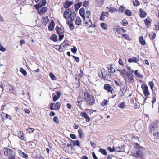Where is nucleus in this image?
<instances>
[{"instance_id": "c85d7f7f", "label": "nucleus", "mask_w": 159, "mask_h": 159, "mask_svg": "<svg viewBox=\"0 0 159 159\" xmlns=\"http://www.w3.org/2000/svg\"><path fill=\"white\" fill-rule=\"evenodd\" d=\"M120 26L118 25L116 26L113 28V30L114 31H116V32H115V34H119L120 33Z\"/></svg>"}, {"instance_id": "bb28decb", "label": "nucleus", "mask_w": 159, "mask_h": 159, "mask_svg": "<svg viewBox=\"0 0 159 159\" xmlns=\"http://www.w3.org/2000/svg\"><path fill=\"white\" fill-rule=\"evenodd\" d=\"M138 61H139V60H137L136 57L129 58L128 59V62L130 63L132 62L137 63Z\"/></svg>"}, {"instance_id": "423d86ee", "label": "nucleus", "mask_w": 159, "mask_h": 159, "mask_svg": "<svg viewBox=\"0 0 159 159\" xmlns=\"http://www.w3.org/2000/svg\"><path fill=\"white\" fill-rule=\"evenodd\" d=\"M79 13L83 19L84 20V21H85V23L88 24V22H87L86 21V17L84 15L85 13V10L84 8H81L79 11Z\"/></svg>"}, {"instance_id": "b1692460", "label": "nucleus", "mask_w": 159, "mask_h": 159, "mask_svg": "<svg viewBox=\"0 0 159 159\" xmlns=\"http://www.w3.org/2000/svg\"><path fill=\"white\" fill-rule=\"evenodd\" d=\"M151 21V19L150 18H147L144 20V22L147 27L150 26Z\"/></svg>"}, {"instance_id": "338daca9", "label": "nucleus", "mask_w": 159, "mask_h": 159, "mask_svg": "<svg viewBox=\"0 0 159 159\" xmlns=\"http://www.w3.org/2000/svg\"><path fill=\"white\" fill-rule=\"evenodd\" d=\"M122 36L124 38L126 39H128L129 38L128 35L126 34H122Z\"/></svg>"}, {"instance_id": "0e129e2a", "label": "nucleus", "mask_w": 159, "mask_h": 159, "mask_svg": "<svg viewBox=\"0 0 159 159\" xmlns=\"http://www.w3.org/2000/svg\"><path fill=\"white\" fill-rule=\"evenodd\" d=\"M107 100H104L103 102L101 103V105L102 106H103L106 104L107 103Z\"/></svg>"}, {"instance_id": "e433bc0d", "label": "nucleus", "mask_w": 159, "mask_h": 159, "mask_svg": "<svg viewBox=\"0 0 159 159\" xmlns=\"http://www.w3.org/2000/svg\"><path fill=\"white\" fill-rule=\"evenodd\" d=\"M117 70L119 71L120 73V75H122L124 77L125 76V75L126 73V70L125 69H123L121 70Z\"/></svg>"}, {"instance_id": "c9c22d12", "label": "nucleus", "mask_w": 159, "mask_h": 159, "mask_svg": "<svg viewBox=\"0 0 159 159\" xmlns=\"http://www.w3.org/2000/svg\"><path fill=\"white\" fill-rule=\"evenodd\" d=\"M118 106L120 108L123 109L125 107V105L124 102H122L118 104Z\"/></svg>"}, {"instance_id": "6e6552de", "label": "nucleus", "mask_w": 159, "mask_h": 159, "mask_svg": "<svg viewBox=\"0 0 159 159\" xmlns=\"http://www.w3.org/2000/svg\"><path fill=\"white\" fill-rule=\"evenodd\" d=\"M80 115L82 117L86 119V122H89L90 121V118L89 117L86 113L82 112L80 113Z\"/></svg>"}, {"instance_id": "a18cd8bd", "label": "nucleus", "mask_w": 159, "mask_h": 159, "mask_svg": "<svg viewBox=\"0 0 159 159\" xmlns=\"http://www.w3.org/2000/svg\"><path fill=\"white\" fill-rule=\"evenodd\" d=\"M99 77L103 78L104 75V71L103 72L101 70H99L98 73Z\"/></svg>"}, {"instance_id": "393cba45", "label": "nucleus", "mask_w": 159, "mask_h": 159, "mask_svg": "<svg viewBox=\"0 0 159 159\" xmlns=\"http://www.w3.org/2000/svg\"><path fill=\"white\" fill-rule=\"evenodd\" d=\"M72 3L73 2H69L68 0H67L64 4V7L65 8H68Z\"/></svg>"}, {"instance_id": "58836bf2", "label": "nucleus", "mask_w": 159, "mask_h": 159, "mask_svg": "<svg viewBox=\"0 0 159 159\" xmlns=\"http://www.w3.org/2000/svg\"><path fill=\"white\" fill-rule=\"evenodd\" d=\"M101 27L104 30H107V25L104 23H102L100 24Z\"/></svg>"}, {"instance_id": "cd10ccee", "label": "nucleus", "mask_w": 159, "mask_h": 159, "mask_svg": "<svg viewBox=\"0 0 159 159\" xmlns=\"http://www.w3.org/2000/svg\"><path fill=\"white\" fill-rule=\"evenodd\" d=\"M140 13V16L141 18H144L146 15V14L141 8L139 9Z\"/></svg>"}, {"instance_id": "a211bd4d", "label": "nucleus", "mask_w": 159, "mask_h": 159, "mask_svg": "<svg viewBox=\"0 0 159 159\" xmlns=\"http://www.w3.org/2000/svg\"><path fill=\"white\" fill-rule=\"evenodd\" d=\"M134 156L137 157V159H140V158L142 159L143 158V156L141 154V152L139 150H137L136 153L134 154Z\"/></svg>"}, {"instance_id": "f257e3e1", "label": "nucleus", "mask_w": 159, "mask_h": 159, "mask_svg": "<svg viewBox=\"0 0 159 159\" xmlns=\"http://www.w3.org/2000/svg\"><path fill=\"white\" fill-rule=\"evenodd\" d=\"M84 98L87 105L92 106L94 104L95 100L94 97L92 95H90L88 92H85Z\"/></svg>"}, {"instance_id": "603ef678", "label": "nucleus", "mask_w": 159, "mask_h": 159, "mask_svg": "<svg viewBox=\"0 0 159 159\" xmlns=\"http://www.w3.org/2000/svg\"><path fill=\"white\" fill-rule=\"evenodd\" d=\"M133 5L134 6H138L139 5V2L137 0H134L133 2Z\"/></svg>"}, {"instance_id": "09e8293b", "label": "nucleus", "mask_w": 159, "mask_h": 159, "mask_svg": "<svg viewBox=\"0 0 159 159\" xmlns=\"http://www.w3.org/2000/svg\"><path fill=\"white\" fill-rule=\"evenodd\" d=\"M20 71L23 74L24 76H25L27 74V72L22 68H20Z\"/></svg>"}, {"instance_id": "4be33fe9", "label": "nucleus", "mask_w": 159, "mask_h": 159, "mask_svg": "<svg viewBox=\"0 0 159 159\" xmlns=\"http://www.w3.org/2000/svg\"><path fill=\"white\" fill-rule=\"evenodd\" d=\"M90 15V11L89 10L87 11L85 14V17H86V21L87 22L86 20H89V21L88 22V23L89 22H90L91 23V20L89 19V16Z\"/></svg>"}, {"instance_id": "7c9ffc66", "label": "nucleus", "mask_w": 159, "mask_h": 159, "mask_svg": "<svg viewBox=\"0 0 159 159\" xmlns=\"http://www.w3.org/2000/svg\"><path fill=\"white\" fill-rule=\"evenodd\" d=\"M139 41L140 43L143 45H145L146 44V42L144 40L143 37L140 36L139 38Z\"/></svg>"}, {"instance_id": "7ed1b4c3", "label": "nucleus", "mask_w": 159, "mask_h": 159, "mask_svg": "<svg viewBox=\"0 0 159 159\" xmlns=\"http://www.w3.org/2000/svg\"><path fill=\"white\" fill-rule=\"evenodd\" d=\"M141 87L145 96L147 97L150 95V92L148 90V87L146 84H143L142 85Z\"/></svg>"}, {"instance_id": "4d7b16f0", "label": "nucleus", "mask_w": 159, "mask_h": 159, "mask_svg": "<svg viewBox=\"0 0 159 159\" xmlns=\"http://www.w3.org/2000/svg\"><path fill=\"white\" fill-rule=\"evenodd\" d=\"M76 17V14L75 12H72L70 14V17L75 18Z\"/></svg>"}, {"instance_id": "dca6fc26", "label": "nucleus", "mask_w": 159, "mask_h": 159, "mask_svg": "<svg viewBox=\"0 0 159 159\" xmlns=\"http://www.w3.org/2000/svg\"><path fill=\"white\" fill-rule=\"evenodd\" d=\"M36 2L39 3V5L44 6L47 3L46 0H36Z\"/></svg>"}, {"instance_id": "f03ea898", "label": "nucleus", "mask_w": 159, "mask_h": 159, "mask_svg": "<svg viewBox=\"0 0 159 159\" xmlns=\"http://www.w3.org/2000/svg\"><path fill=\"white\" fill-rule=\"evenodd\" d=\"M57 33L58 34L59 39L61 41L64 37V31L59 27H56V28Z\"/></svg>"}, {"instance_id": "2f4dec72", "label": "nucleus", "mask_w": 159, "mask_h": 159, "mask_svg": "<svg viewBox=\"0 0 159 159\" xmlns=\"http://www.w3.org/2000/svg\"><path fill=\"white\" fill-rule=\"evenodd\" d=\"M75 23L76 25H81V20L80 18L79 17H77Z\"/></svg>"}, {"instance_id": "72a5a7b5", "label": "nucleus", "mask_w": 159, "mask_h": 159, "mask_svg": "<svg viewBox=\"0 0 159 159\" xmlns=\"http://www.w3.org/2000/svg\"><path fill=\"white\" fill-rule=\"evenodd\" d=\"M50 39L54 42H56L57 40V37L56 34H53L51 37Z\"/></svg>"}, {"instance_id": "9b49d317", "label": "nucleus", "mask_w": 159, "mask_h": 159, "mask_svg": "<svg viewBox=\"0 0 159 159\" xmlns=\"http://www.w3.org/2000/svg\"><path fill=\"white\" fill-rule=\"evenodd\" d=\"M108 13L106 12H102L101 13L100 20H101L104 21L105 19V17H108Z\"/></svg>"}, {"instance_id": "aec40b11", "label": "nucleus", "mask_w": 159, "mask_h": 159, "mask_svg": "<svg viewBox=\"0 0 159 159\" xmlns=\"http://www.w3.org/2000/svg\"><path fill=\"white\" fill-rule=\"evenodd\" d=\"M104 88L105 90H107L108 92H111V89H112V88L108 84H105L104 86Z\"/></svg>"}, {"instance_id": "c756f323", "label": "nucleus", "mask_w": 159, "mask_h": 159, "mask_svg": "<svg viewBox=\"0 0 159 159\" xmlns=\"http://www.w3.org/2000/svg\"><path fill=\"white\" fill-rule=\"evenodd\" d=\"M18 152L19 154L21 156H22L23 157L25 158H27L28 157L27 155L25 153L22 152L20 150H18Z\"/></svg>"}, {"instance_id": "ddd939ff", "label": "nucleus", "mask_w": 159, "mask_h": 159, "mask_svg": "<svg viewBox=\"0 0 159 159\" xmlns=\"http://www.w3.org/2000/svg\"><path fill=\"white\" fill-rule=\"evenodd\" d=\"M143 124V123L142 121H138L135 124V127L137 129H140L142 128Z\"/></svg>"}, {"instance_id": "052dcab7", "label": "nucleus", "mask_w": 159, "mask_h": 159, "mask_svg": "<svg viewBox=\"0 0 159 159\" xmlns=\"http://www.w3.org/2000/svg\"><path fill=\"white\" fill-rule=\"evenodd\" d=\"M72 52L74 53H75L77 52V48L75 46H74L73 48H71Z\"/></svg>"}, {"instance_id": "ea45409f", "label": "nucleus", "mask_w": 159, "mask_h": 159, "mask_svg": "<svg viewBox=\"0 0 159 159\" xmlns=\"http://www.w3.org/2000/svg\"><path fill=\"white\" fill-rule=\"evenodd\" d=\"M99 152L104 155H107V152L106 150L104 149L100 148L99 149Z\"/></svg>"}, {"instance_id": "5fc2aeb1", "label": "nucleus", "mask_w": 159, "mask_h": 159, "mask_svg": "<svg viewBox=\"0 0 159 159\" xmlns=\"http://www.w3.org/2000/svg\"><path fill=\"white\" fill-rule=\"evenodd\" d=\"M122 25L124 26H126L128 24V21L125 19H124L122 20Z\"/></svg>"}, {"instance_id": "37998d69", "label": "nucleus", "mask_w": 159, "mask_h": 159, "mask_svg": "<svg viewBox=\"0 0 159 159\" xmlns=\"http://www.w3.org/2000/svg\"><path fill=\"white\" fill-rule=\"evenodd\" d=\"M54 106L55 108V109L59 110L60 108V102H57Z\"/></svg>"}, {"instance_id": "5701e85b", "label": "nucleus", "mask_w": 159, "mask_h": 159, "mask_svg": "<svg viewBox=\"0 0 159 159\" xmlns=\"http://www.w3.org/2000/svg\"><path fill=\"white\" fill-rule=\"evenodd\" d=\"M107 8L109 12L111 13H113L118 11L117 9L114 8L110 6L107 7Z\"/></svg>"}, {"instance_id": "bf43d9fd", "label": "nucleus", "mask_w": 159, "mask_h": 159, "mask_svg": "<svg viewBox=\"0 0 159 159\" xmlns=\"http://www.w3.org/2000/svg\"><path fill=\"white\" fill-rule=\"evenodd\" d=\"M34 129L32 128H29L27 129V131L29 132L30 133H32L33 132Z\"/></svg>"}, {"instance_id": "13d9d810", "label": "nucleus", "mask_w": 159, "mask_h": 159, "mask_svg": "<svg viewBox=\"0 0 159 159\" xmlns=\"http://www.w3.org/2000/svg\"><path fill=\"white\" fill-rule=\"evenodd\" d=\"M10 88H9V91L11 93H13L15 91V88L11 86L10 85Z\"/></svg>"}, {"instance_id": "20e7f679", "label": "nucleus", "mask_w": 159, "mask_h": 159, "mask_svg": "<svg viewBox=\"0 0 159 159\" xmlns=\"http://www.w3.org/2000/svg\"><path fill=\"white\" fill-rule=\"evenodd\" d=\"M64 147L65 149V151L66 152L70 154L73 153V151L72 150L73 146L71 144L68 143Z\"/></svg>"}, {"instance_id": "412c9836", "label": "nucleus", "mask_w": 159, "mask_h": 159, "mask_svg": "<svg viewBox=\"0 0 159 159\" xmlns=\"http://www.w3.org/2000/svg\"><path fill=\"white\" fill-rule=\"evenodd\" d=\"M56 95L53 96V101L54 102L57 100L61 96V93L60 92L58 91L56 92Z\"/></svg>"}, {"instance_id": "864d4df0", "label": "nucleus", "mask_w": 159, "mask_h": 159, "mask_svg": "<svg viewBox=\"0 0 159 159\" xmlns=\"http://www.w3.org/2000/svg\"><path fill=\"white\" fill-rule=\"evenodd\" d=\"M153 135L154 136L155 138L159 139V133L158 132H156L155 133H154Z\"/></svg>"}, {"instance_id": "39448f33", "label": "nucleus", "mask_w": 159, "mask_h": 159, "mask_svg": "<svg viewBox=\"0 0 159 159\" xmlns=\"http://www.w3.org/2000/svg\"><path fill=\"white\" fill-rule=\"evenodd\" d=\"M157 121H155L152 123L149 127L150 132H151L155 130L157 128Z\"/></svg>"}, {"instance_id": "3c124183", "label": "nucleus", "mask_w": 159, "mask_h": 159, "mask_svg": "<svg viewBox=\"0 0 159 159\" xmlns=\"http://www.w3.org/2000/svg\"><path fill=\"white\" fill-rule=\"evenodd\" d=\"M49 75L50 77L53 80H56L57 79L56 77L52 73H50Z\"/></svg>"}, {"instance_id": "473e14b6", "label": "nucleus", "mask_w": 159, "mask_h": 159, "mask_svg": "<svg viewBox=\"0 0 159 159\" xmlns=\"http://www.w3.org/2000/svg\"><path fill=\"white\" fill-rule=\"evenodd\" d=\"M108 69L110 70V72L112 73H114L115 72V69L113 68L111 65H108L107 66Z\"/></svg>"}, {"instance_id": "f704fd0d", "label": "nucleus", "mask_w": 159, "mask_h": 159, "mask_svg": "<svg viewBox=\"0 0 159 159\" xmlns=\"http://www.w3.org/2000/svg\"><path fill=\"white\" fill-rule=\"evenodd\" d=\"M81 97L79 96L78 97V98L77 101V105H78V106L80 107V106L82 104L83 101L82 100H81Z\"/></svg>"}, {"instance_id": "4468645a", "label": "nucleus", "mask_w": 159, "mask_h": 159, "mask_svg": "<svg viewBox=\"0 0 159 159\" xmlns=\"http://www.w3.org/2000/svg\"><path fill=\"white\" fill-rule=\"evenodd\" d=\"M49 20L48 16H43L42 17V21L43 24L44 25L46 26L49 22Z\"/></svg>"}, {"instance_id": "4c0bfd02", "label": "nucleus", "mask_w": 159, "mask_h": 159, "mask_svg": "<svg viewBox=\"0 0 159 159\" xmlns=\"http://www.w3.org/2000/svg\"><path fill=\"white\" fill-rule=\"evenodd\" d=\"M149 36L151 40H153L156 37V34L152 32H151L149 34Z\"/></svg>"}, {"instance_id": "8fccbe9b", "label": "nucleus", "mask_w": 159, "mask_h": 159, "mask_svg": "<svg viewBox=\"0 0 159 159\" xmlns=\"http://www.w3.org/2000/svg\"><path fill=\"white\" fill-rule=\"evenodd\" d=\"M126 68L127 70L129 71V72L130 73L132 74L134 73V71L133 70H132L130 67L127 66Z\"/></svg>"}, {"instance_id": "6ab92c4d", "label": "nucleus", "mask_w": 159, "mask_h": 159, "mask_svg": "<svg viewBox=\"0 0 159 159\" xmlns=\"http://www.w3.org/2000/svg\"><path fill=\"white\" fill-rule=\"evenodd\" d=\"M24 134L22 132L19 131L18 133V137L20 139L26 141V139H25V137L24 136Z\"/></svg>"}, {"instance_id": "774afa93", "label": "nucleus", "mask_w": 159, "mask_h": 159, "mask_svg": "<svg viewBox=\"0 0 159 159\" xmlns=\"http://www.w3.org/2000/svg\"><path fill=\"white\" fill-rule=\"evenodd\" d=\"M73 57L74 58V59L75 60V61H76V62H79L80 61V60L79 58L78 57H77L75 56H73Z\"/></svg>"}, {"instance_id": "69168bd1", "label": "nucleus", "mask_w": 159, "mask_h": 159, "mask_svg": "<svg viewBox=\"0 0 159 159\" xmlns=\"http://www.w3.org/2000/svg\"><path fill=\"white\" fill-rule=\"evenodd\" d=\"M89 4V2L88 1H84L83 2V6L84 7H87Z\"/></svg>"}, {"instance_id": "c03bdc74", "label": "nucleus", "mask_w": 159, "mask_h": 159, "mask_svg": "<svg viewBox=\"0 0 159 159\" xmlns=\"http://www.w3.org/2000/svg\"><path fill=\"white\" fill-rule=\"evenodd\" d=\"M67 24L69 25V28L70 30H73L74 28V26L73 23L70 22H67Z\"/></svg>"}, {"instance_id": "de8ad7c7", "label": "nucleus", "mask_w": 159, "mask_h": 159, "mask_svg": "<svg viewBox=\"0 0 159 159\" xmlns=\"http://www.w3.org/2000/svg\"><path fill=\"white\" fill-rule=\"evenodd\" d=\"M73 142L74 146L77 145L79 147L80 146V142L79 140L73 141Z\"/></svg>"}, {"instance_id": "e2e57ef3", "label": "nucleus", "mask_w": 159, "mask_h": 159, "mask_svg": "<svg viewBox=\"0 0 159 159\" xmlns=\"http://www.w3.org/2000/svg\"><path fill=\"white\" fill-rule=\"evenodd\" d=\"M53 121L55 122L57 124H58L59 123V121H58V118L56 116H55L54 117Z\"/></svg>"}, {"instance_id": "1a4fd4ad", "label": "nucleus", "mask_w": 159, "mask_h": 159, "mask_svg": "<svg viewBox=\"0 0 159 159\" xmlns=\"http://www.w3.org/2000/svg\"><path fill=\"white\" fill-rule=\"evenodd\" d=\"M71 10L70 9H67L64 11L63 14L64 17L66 19H68L70 18Z\"/></svg>"}, {"instance_id": "2eb2a0df", "label": "nucleus", "mask_w": 159, "mask_h": 159, "mask_svg": "<svg viewBox=\"0 0 159 159\" xmlns=\"http://www.w3.org/2000/svg\"><path fill=\"white\" fill-rule=\"evenodd\" d=\"M47 11L46 7L39 8L38 9V12L40 14H43Z\"/></svg>"}, {"instance_id": "f3484780", "label": "nucleus", "mask_w": 159, "mask_h": 159, "mask_svg": "<svg viewBox=\"0 0 159 159\" xmlns=\"http://www.w3.org/2000/svg\"><path fill=\"white\" fill-rule=\"evenodd\" d=\"M55 23L53 20L51 21V22L48 27V29L50 31H52L55 26Z\"/></svg>"}, {"instance_id": "79ce46f5", "label": "nucleus", "mask_w": 159, "mask_h": 159, "mask_svg": "<svg viewBox=\"0 0 159 159\" xmlns=\"http://www.w3.org/2000/svg\"><path fill=\"white\" fill-rule=\"evenodd\" d=\"M81 4H82L81 3H78L77 4H76L74 6L75 9L76 10H78L81 7Z\"/></svg>"}, {"instance_id": "f8f14e48", "label": "nucleus", "mask_w": 159, "mask_h": 159, "mask_svg": "<svg viewBox=\"0 0 159 159\" xmlns=\"http://www.w3.org/2000/svg\"><path fill=\"white\" fill-rule=\"evenodd\" d=\"M103 78L106 80L110 81L111 80V77L110 75L107 71H104V75Z\"/></svg>"}, {"instance_id": "a878e982", "label": "nucleus", "mask_w": 159, "mask_h": 159, "mask_svg": "<svg viewBox=\"0 0 159 159\" xmlns=\"http://www.w3.org/2000/svg\"><path fill=\"white\" fill-rule=\"evenodd\" d=\"M134 74L135 76L138 78L142 79L143 77V75L140 73L138 70L135 71Z\"/></svg>"}, {"instance_id": "680f3d73", "label": "nucleus", "mask_w": 159, "mask_h": 159, "mask_svg": "<svg viewBox=\"0 0 159 159\" xmlns=\"http://www.w3.org/2000/svg\"><path fill=\"white\" fill-rule=\"evenodd\" d=\"M9 159H15V156L12 153L8 157Z\"/></svg>"}, {"instance_id": "49530a36", "label": "nucleus", "mask_w": 159, "mask_h": 159, "mask_svg": "<svg viewBox=\"0 0 159 159\" xmlns=\"http://www.w3.org/2000/svg\"><path fill=\"white\" fill-rule=\"evenodd\" d=\"M78 132L80 134V138H83L84 137V134L82 130L80 129H79L78 131Z\"/></svg>"}, {"instance_id": "6e6d98bb", "label": "nucleus", "mask_w": 159, "mask_h": 159, "mask_svg": "<svg viewBox=\"0 0 159 159\" xmlns=\"http://www.w3.org/2000/svg\"><path fill=\"white\" fill-rule=\"evenodd\" d=\"M148 84L152 90L154 86V83L152 81H150L149 83Z\"/></svg>"}, {"instance_id": "0eeeda50", "label": "nucleus", "mask_w": 159, "mask_h": 159, "mask_svg": "<svg viewBox=\"0 0 159 159\" xmlns=\"http://www.w3.org/2000/svg\"><path fill=\"white\" fill-rule=\"evenodd\" d=\"M124 78L126 82L132 83L134 82V79L132 75L126 77V78L125 76Z\"/></svg>"}, {"instance_id": "a19ab883", "label": "nucleus", "mask_w": 159, "mask_h": 159, "mask_svg": "<svg viewBox=\"0 0 159 159\" xmlns=\"http://www.w3.org/2000/svg\"><path fill=\"white\" fill-rule=\"evenodd\" d=\"M125 13L126 15L129 16H131L132 14V12L129 10H125Z\"/></svg>"}, {"instance_id": "9d476101", "label": "nucleus", "mask_w": 159, "mask_h": 159, "mask_svg": "<svg viewBox=\"0 0 159 159\" xmlns=\"http://www.w3.org/2000/svg\"><path fill=\"white\" fill-rule=\"evenodd\" d=\"M4 152L5 155L8 157L11 154L13 153L12 151L9 148L4 149Z\"/></svg>"}]
</instances>
